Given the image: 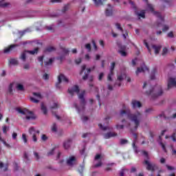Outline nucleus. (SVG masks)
I'll list each match as a JSON object with an SVG mask.
<instances>
[{
    "mask_svg": "<svg viewBox=\"0 0 176 176\" xmlns=\"http://www.w3.org/2000/svg\"><path fill=\"white\" fill-rule=\"evenodd\" d=\"M130 112V109L124 107V109L120 111L119 116L120 118H123L124 115H127L128 119L135 124V130H137L138 126H140V123H141V120H142V113L140 111H136L131 114Z\"/></svg>",
    "mask_w": 176,
    "mask_h": 176,
    "instance_id": "nucleus-1",
    "label": "nucleus"
},
{
    "mask_svg": "<svg viewBox=\"0 0 176 176\" xmlns=\"http://www.w3.org/2000/svg\"><path fill=\"white\" fill-rule=\"evenodd\" d=\"M147 87L149 89V91H146V96H148L153 100L155 98H157V97H160V96H163V89L160 85H156L155 87H151V85L148 82H144L143 85V89Z\"/></svg>",
    "mask_w": 176,
    "mask_h": 176,
    "instance_id": "nucleus-2",
    "label": "nucleus"
},
{
    "mask_svg": "<svg viewBox=\"0 0 176 176\" xmlns=\"http://www.w3.org/2000/svg\"><path fill=\"white\" fill-rule=\"evenodd\" d=\"M17 112H19V113H21L22 115H25L26 116V119L27 120H34L36 119V116L34 114V113H32V111H28L27 109H16Z\"/></svg>",
    "mask_w": 176,
    "mask_h": 176,
    "instance_id": "nucleus-3",
    "label": "nucleus"
},
{
    "mask_svg": "<svg viewBox=\"0 0 176 176\" xmlns=\"http://www.w3.org/2000/svg\"><path fill=\"white\" fill-rule=\"evenodd\" d=\"M85 96V91H82L80 94H78V98L80 100V105L79 107L76 104H74L75 108L77 109L78 113H80L82 111L85 110V104H86V102L85 101V98H83V96Z\"/></svg>",
    "mask_w": 176,
    "mask_h": 176,
    "instance_id": "nucleus-4",
    "label": "nucleus"
},
{
    "mask_svg": "<svg viewBox=\"0 0 176 176\" xmlns=\"http://www.w3.org/2000/svg\"><path fill=\"white\" fill-rule=\"evenodd\" d=\"M36 53H38V48H35L32 51H25L21 54L20 58L23 63H25L29 54H35Z\"/></svg>",
    "mask_w": 176,
    "mask_h": 176,
    "instance_id": "nucleus-5",
    "label": "nucleus"
},
{
    "mask_svg": "<svg viewBox=\"0 0 176 176\" xmlns=\"http://www.w3.org/2000/svg\"><path fill=\"white\" fill-rule=\"evenodd\" d=\"M147 9L148 10H150L154 16H156V17H158L159 20L161 21V23H164V19H163V16H162V14L159 12H156L153 10V6L151 4H147Z\"/></svg>",
    "mask_w": 176,
    "mask_h": 176,
    "instance_id": "nucleus-6",
    "label": "nucleus"
},
{
    "mask_svg": "<svg viewBox=\"0 0 176 176\" xmlns=\"http://www.w3.org/2000/svg\"><path fill=\"white\" fill-rule=\"evenodd\" d=\"M144 164H146V168L148 171H155V170L157 168V166H156L155 163H152L148 160H144Z\"/></svg>",
    "mask_w": 176,
    "mask_h": 176,
    "instance_id": "nucleus-7",
    "label": "nucleus"
},
{
    "mask_svg": "<svg viewBox=\"0 0 176 176\" xmlns=\"http://www.w3.org/2000/svg\"><path fill=\"white\" fill-rule=\"evenodd\" d=\"M39 133H40L39 130H36L34 127H30L29 129V133L30 134V135H32V138L34 142H36V141H38V139L36 138V135H38Z\"/></svg>",
    "mask_w": 176,
    "mask_h": 176,
    "instance_id": "nucleus-8",
    "label": "nucleus"
},
{
    "mask_svg": "<svg viewBox=\"0 0 176 176\" xmlns=\"http://www.w3.org/2000/svg\"><path fill=\"white\" fill-rule=\"evenodd\" d=\"M125 78H126V73L122 72L118 74L117 76V80L116 82V85L117 86H119V87H120V86H122V82H123Z\"/></svg>",
    "mask_w": 176,
    "mask_h": 176,
    "instance_id": "nucleus-9",
    "label": "nucleus"
},
{
    "mask_svg": "<svg viewBox=\"0 0 176 176\" xmlns=\"http://www.w3.org/2000/svg\"><path fill=\"white\" fill-rule=\"evenodd\" d=\"M176 87V77H170L168 80L167 90Z\"/></svg>",
    "mask_w": 176,
    "mask_h": 176,
    "instance_id": "nucleus-10",
    "label": "nucleus"
},
{
    "mask_svg": "<svg viewBox=\"0 0 176 176\" xmlns=\"http://www.w3.org/2000/svg\"><path fill=\"white\" fill-rule=\"evenodd\" d=\"M101 160H102V157L100 154H97L94 158V167H101L102 166Z\"/></svg>",
    "mask_w": 176,
    "mask_h": 176,
    "instance_id": "nucleus-11",
    "label": "nucleus"
},
{
    "mask_svg": "<svg viewBox=\"0 0 176 176\" xmlns=\"http://www.w3.org/2000/svg\"><path fill=\"white\" fill-rule=\"evenodd\" d=\"M34 97L30 98V101L32 102H34L35 104H38L40 100H42L43 97L42 95H41L40 93H33Z\"/></svg>",
    "mask_w": 176,
    "mask_h": 176,
    "instance_id": "nucleus-12",
    "label": "nucleus"
},
{
    "mask_svg": "<svg viewBox=\"0 0 176 176\" xmlns=\"http://www.w3.org/2000/svg\"><path fill=\"white\" fill-rule=\"evenodd\" d=\"M115 65H116V63L115 62L111 63L110 67V73L107 76L108 80H112V77L113 76V69H115Z\"/></svg>",
    "mask_w": 176,
    "mask_h": 176,
    "instance_id": "nucleus-13",
    "label": "nucleus"
},
{
    "mask_svg": "<svg viewBox=\"0 0 176 176\" xmlns=\"http://www.w3.org/2000/svg\"><path fill=\"white\" fill-rule=\"evenodd\" d=\"M58 84L56 85V87H58V85H60V83H61V82H65V83H68V82H69V80L67 78V77H65V76H64V74H60L58 76Z\"/></svg>",
    "mask_w": 176,
    "mask_h": 176,
    "instance_id": "nucleus-14",
    "label": "nucleus"
},
{
    "mask_svg": "<svg viewBox=\"0 0 176 176\" xmlns=\"http://www.w3.org/2000/svg\"><path fill=\"white\" fill-rule=\"evenodd\" d=\"M149 72V69L146 67L145 65H143L141 67H138L136 71V75L138 76L141 72Z\"/></svg>",
    "mask_w": 176,
    "mask_h": 176,
    "instance_id": "nucleus-15",
    "label": "nucleus"
},
{
    "mask_svg": "<svg viewBox=\"0 0 176 176\" xmlns=\"http://www.w3.org/2000/svg\"><path fill=\"white\" fill-rule=\"evenodd\" d=\"M68 91H69V94H71V96H74V94H75V93H76V94H79V87L75 85L73 87L69 89Z\"/></svg>",
    "mask_w": 176,
    "mask_h": 176,
    "instance_id": "nucleus-16",
    "label": "nucleus"
},
{
    "mask_svg": "<svg viewBox=\"0 0 176 176\" xmlns=\"http://www.w3.org/2000/svg\"><path fill=\"white\" fill-rule=\"evenodd\" d=\"M118 53L122 57H126L127 56V52H126V46L124 45L120 46V49L118 50Z\"/></svg>",
    "mask_w": 176,
    "mask_h": 176,
    "instance_id": "nucleus-17",
    "label": "nucleus"
},
{
    "mask_svg": "<svg viewBox=\"0 0 176 176\" xmlns=\"http://www.w3.org/2000/svg\"><path fill=\"white\" fill-rule=\"evenodd\" d=\"M113 14V10L112 9V6L111 4L107 5V8H106L105 10V14L107 16H112Z\"/></svg>",
    "mask_w": 176,
    "mask_h": 176,
    "instance_id": "nucleus-18",
    "label": "nucleus"
},
{
    "mask_svg": "<svg viewBox=\"0 0 176 176\" xmlns=\"http://www.w3.org/2000/svg\"><path fill=\"white\" fill-rule=\"evenodd\" d=\"M67 166H74L76 164V158L75 157H70L67 161Z\"/></svg>",
    "mask_w": 176,
    "mask_h": 176,
    "instance_id": "nucleus-19",
    "label": "nucleus"
},
{
    "mask_svg": "<svg viewBox=\"0 0 176 176\" xmlns=\"http://www.w3.org/2000/svg\"><path fill=\"white\" fill-rule=\"evenodd\" d=\"M132 135H133V143H132V146H133V149H134V151H135V152H136V153L138 152V151H137V146H135V144L137 143V133H132Z\"/></svg>",
    "mask_w": 176,
    "mask_h": 176,
    "instance_id": "nucleus-20",
    "label": "nucleus"
},
{
    "mask_svg": "<svg viewBox=\"0 0 176 176\" xmlns=\"http://www.w3.org/2000/svg\"><path fill=\"white\" fill-rule=\"evenodd\" d=\"M118 135V133L115 132H109L104 135V138L106 140H108L109 138H112L113 137H116Z\"/></svg>",
    "mask_w": 176,
    "mask_h": 176,
    "instance_id": "nucleus-21",
    "label": "nucleus"
},
{
    "mask_svg": "<svg viewBox=\"0 0 176 176\" xmlns=\"http://www.w3.org/2000/svg\"><path fill=\"white\" fill-rule=\"evenodd\" d=\"M131 105L133 108H141V102L138 100H133L131 102Z\"/></svg>",
    "mask_w": 176,
    "mask_h": 176,
    "instance_id": "nucleus-22",
    "label": "nucleus"
},
{
    "mask_svg": "<svg viewBox=\"0 0 176 176\" xmlns=\"http://www.w3.org/2000/svg\"><path fill=\"white\" fill-rule=\"evenodd\" d=\"M152 49H153V50L155 52V54L157 55L160 52V50L162 49V46L153 45H152Z\"/></svg>",
    "mask_w": 176,
    "mask_h": 176,
    "instance_id": "nucleus-23",
    "label": "nucleus"
},
{
    "mask_svg": "<svg viewBox=\"0 0 176 176\" xmlns=\"http://www.w3.org/2000/svg\"><path fill=\"white\" fill-rule=\"evenodd\" d=\"M122 123H123V124H117L116 125V128L118 129V130H120V129H123L124 126H129L130 124H129V123H127V121H125L124 120H122Z\"/></svg>",
    "mask_w": 176,
    "mask_h": 176,
    "instance_id": "nucleus-24",
    "label": "nucleus"
},
{
    "mask_svg": "<svg viewBox=\"0 0 176 176\" xmlns=\"http://www.w3.org/2000/svg\"><path fill=\"white\" fill-rule=\"evenodd\" d=\"M9 6H10V3H8L5 0L0 1V7L1 8H8Z\"/></svg>",
    "mask_w": 176,
    "mask_h": 176,
    "instance_id": "nucleus-25",
    "label": "nucleus"
},
{
    "mask_svg": "<svg viewBox=\"0 0 176 176\" xmlns=\"http://www.w3.org/2000/svg\"><path fill=\"white\" fill-rule=\"evenodd\" d=\"M17 45H12L10 47L4 49V53H10V52H12L14 47H16Z\"/></svg>",
    "mask_w": 176,
    "mask_h": 176,
    "instance_id": "nucleus-26",
    "label": "nucleus"
},
{
    "mask_svg": "<svg viewBox=\"0 0 176 176\" xmlns=\"http://www.w3.org/2000/svg\"><path fill=\"white\" fill-rule=\"evenodd\" d=\"M138 19H145V10H142L140 12H136Z\"/></svg>",
    "mask_w": 176,
    "mask_h": 176,
    "instance_id": "nucleus-27",
    "label": "nucleus"
},
{
    "mask_svg": "<svg viewBox=\"0 0 176 176\" xmlns=\"http://www.w3.org/2000/svg\"><path fill=\"white\" fill-rule=\"evenodd\" d=\"M96 6H100V5H102L104 2L107 0H93Z\"/></svg>",
    "mask_w": 176,
    "mask_h": 176,
    "instance_id": "nucleus-28",
    "label": "nucleus"
},
{
    "mask_svg": "<svg viewBox=\"0 0 176 176\" xmlns=\"http://www.w3.org/2000/svg\"><path fill=\"white\" fill-rule=\"evenodd\" d=\"M65 149H68L71 146V140H68L63 143Z\"/></svg>",
    "mask_w": 176,
    "mask_h": 176,
    "instance_id": "nucleus-29",
    "label": "nucleus"
},
{
    "mask_svg": "<svg viewBox=\"0 0 176 176\" xmlns=\"http://www.w3.org/2000/svg\"><path fill=\"white\" fill-rule=\"evenodd\" d=\"M11 65H19V60L17 59L12 58L10 60Z\"/></svg>",
    "mask_w": 176,
    "mask_h": 176,
    "instance_id": "nucleus-30",
    "label": "nucleus"
},
{
    "mask_svg": "<svg viewBox=\"0 0 176 176\" xmlns=\"http://www.w3.org/2000/svg\"><path fill=\"white\" fill-rule=\"evenodd\" d=\"M41 111L44 113V115L47 114V109H46V107H45V104H41Z\"/></svg>",
    "mask_w": 176,
    "mask_h": 176,
    "instance_id": "nucleus-31",
    "label": "nucleus"
},
{
    "mask_svg": "<svg viewBox=\"0 0 176 176\" xmlns=\"http://www.w3.org/2000/svg\"><path fill=\"white\" fill-rule=\"evenodd\" d=\"M107 167L105 168L106 171H112V166H115V163H111L107 164Z\"/></svg>",
    "mask_w": 176,
    "mask_h": 176,
    "instance_id": "nucleus-32",
    "label": "nucleus"
},
{
    "mask_svg": "<svg viewBox=\"0 0 176 176\" xmlns=\"http://www.w3.org/2000/svg\"><path fill=\"white\" fill-rule=\"evenodd\" d=\"M100 129H101L102 130H104V131H105L106 130H109V126H103L102 124H98Z\"/></svg>",
    "mask_w": 176,
    "mask_h": 176,
    "instance_id": "nucleus-33",
    "label": "nucleus"
},
{
    "mask_svg": "<svg viewBox=\"0 0 176 176\" xmlns=\"http://www.w3.org/2000/svg\"><path fill=\"white\" fill-rule=\"evenodd\" d=\"M22 140L24 144H27V142H28V139H27V135H25V133L22 134Z\"/></svg>",
    "mask_w": 176,
    "mask_h": 176,
    "instance_id": "nucleus-34",
    "label": "nucleus"
},
{
    "mask_svg": "<svg viewBox=\"0 0 176 176\" xmlns=\"http://www.w3.org/2000/svg\"><path fill=\"white\" fill-rule=\"evenodd\" d=\"M16 89L19 90L21 91H23V90H24V86H23V85H21V84H17L16 85Z\"/></svg>",
    "mask_w": 176,
    "mask_h": 176,
    "instance_id": "nucleus-35",
    "label": "nucleus"
},
{
    "mask_svg": "<svg viewBox=\"0 0 176 176\" xmlns=\"http://www.w3.org/2000/svg\"><path fill=\"white\" fill-rule=\"evenodd\" d=\"M54 50H56V48L54 47H48L46 49V52H48V53H50L52 52H54Z\"/></svg>",
    "mask_w": 176,
    "mask_h": 176,
    "instance_id": "nucleus-36",
    "label": "nucleus"
},
{
    "mask_svg": "<svg viewBox=\"0 0 176 176\" xmlns=\"http://www.w3.org/2000/svg\"><path fill=\"white\" fill-rule=\"evenodd\" d=\"M53 61H54V58H50L48 61H45V64L46 65H51V64H52Z\"/></svg>",
    "mask_w": 176,
    "mask_h": 176,
    "instance_id": "nucleus-37",
    "label": "nucleus"
},
{
    "mask_svg": "<svg viewBox=\"0 0 176 176\" xmlns=\"http://www.w3.org/2000/svg\"><path fill=\"white\" fill-rule=\"evenodd\" d=\"M25 32H31V29L28 28V29L23 30V32H20L19 34H21V36H23V35H24V34H25Z\"/></svg>",
    "mask_w": 176,
    "mask_h": 176,
    "instance_id": "nucleus-38",
    "label": "nucleus"
},
{
    "mask_svg": "<svg viewBox=\"0 0 176 176\" xmlns=\"http://www.w3.org/2000/svg\"><path fill=\"white\" fill-rule=\"evenodd\" d=\"M116 27L118 28V30L121 31V32H123V28H122V26H120V23H116Z\"/></svg>",
    "mask_w": 176,
    "mask_h": 176,
    "instance_id": "nucleus-39",
    "label": "nucleus"
},
{
    "mask_svg": "<svg viewBox=\"0 0 176 176\" xmlns=\"http://www.w3.org/2000/svg\"><path fill=\"white\" fill-rule=\"evenodd\" d=\"M56 108H58V103H53L51 106V109H56Z\"/></svg>",
    "mask_w": 176,
    "mask_h": 176,
    "instance_id": "nucleus-40",
    "label": "nucleus"
},
{
    "mask_svg": "<svg viewBox=\"0 0 176 176\" xmlns=\"http://www.w3.org/2000/svg\"><path fill=\"white\" fill-rule=\"evenodd\" d=\"M144 43L146 46V47L148 49V52L151 53V47H149V45H148V43L146 42V40L144 41Z\"/></svg>",
    "mask_w": 176,
    "mask_h": 176,
    "instance_id": "nucleus-41",
    "label": "nucleus"
},
{
    "mask_svg": "<svg viewBox=\"0 0 176 176\" xmlns=\"http://www.w3.org/2000/svg\"><path fill=\"white\" fill-rule=\"evenodd\" d=\"M85 49H87L88 52L91 51V45H90V43H88V44L85 45Z\"/></svg>",
    "mask_w": 176,
    "mask_h": 176,
    "instance_id": "nucleus-42",
    "label": "nucleus"
},
{
    "mask_svg": "<svg viewBox=\"0 0 176 176\" xmlns=\"http://www.w3.org/2000/svg\"><path fill=\"white\" fill-rule=\"evenodd\" d=\"M52 131L56 133L57 131V125L56 124H54L52 127Z\"/></svg>",
    "mask_w": 176,
    "mask_h": 176,
    "instance_id": "nucleus-43",
    "label": "nucleus"
},
{
    "mask_svg": "<svg viewBox=\"0 0 176 176\" xmlns=\"http://www.w3.org/2000/svg\"><path fill=\"white\" fill-rule=\"evenodd\" d=\"M8 130H9V127L6 126H3V133H4V134H6V133L8 132Z\"/></svg>",
    "mask_w": 176,
    "mask_h": 176,
    "instance_id": "nucleus-44",
    "label": "nucleus"
},
{
    "mask_svg": "<svg viewBox=\"0 0 176 176\" xmlns=\"http://www.w3.org/2000/svg\"><path fill=\"white\" fill-rule=\"evenodd\" d=\"M34 155L36 160H39V159H41V157H39V154L38 153L34 152Z\"/></svg>",
    "mask_w": 176,
    "mask_h": 176,
    "instance_id": "nucleus-45",
    "label": "nucleus"
},
{
    "mask_svg": "<svg viewBox=\"0 0 176 176\" xmlns=\"http://www.w3.org/2000/svg\"><path fill=\"white\" fill-rule=\"evenodd\" d=\"M168 52V50H167L166 47L163 48V50H162V56H165V54H167Z\"/></svg>",
    "mask_w": 176,
    "mask_h": 176,
    "instance_id": "nucleus-46",
    "label": "nucleus"
},
{
    "mask_svg": "<svg viewBox=\"0 0 176 176\" xmlns=\"http://www.w3.org/2000/svg\"><path fill=\"white\" fill-rule=\"evenodd\" d=\"M169 28H170L168 27V25H164L163 26L162 31H164V32L168 31Z\"/></svg>",
    "mask_w": 176,
    "mask_h": 176,
    "instance_id": "nucleus-47",
    "label": "nucleus"
},
{
    "mask_svg": "<svg viewBox=\"0 0 176 176\" xmlns=\"http://www.w3.org/2000/svg\"><path fill=\"white\" fill-rule=\"evenodd\" d=\"M8 91L9 93H12V91H13V84H10L9 85Z\"/></svg>",
    "mask_w": 176,
    "mask_h": 176,
    "instance_id": "nucleus-48",
    "label": "nucleus"
},
{
    "mask_svg": "<svg viewBox=\"0 0 176 176\" xmlns=\"http://www.w3.org/2000/svg\"><path fill=\"white\" fill-rule=\"evenodd\" d=\"M168 38H173L174 37V33L173 32H170L167 34Z\"/></svg>",
    "mask_w": 176,
    "mask_h": 176,
    "instance_id": "nucleus-49",
    "label": "nucleus"
},
{
    "mask_svg": "<svg viewBox=\"0 0 176 176\" xmlns=\"http://www.w3.org/2000/svg\"><path fill=\"white\" fill-rule=\"evenodd\" d=\"M54 151H55V149L53 148L52 150L49 151L48 153H47L48 156H52V155H54Z\"/></svg>",
    "mask_w": 176,
    "mask_h": 176,
    "instance_id": "nucleus-50",
    "label": "nucleus"
},
{
    "mask_svg": "<svg viewBox=\"0 0 176 176\" xmlns=\"http://www.w3.org/2000/svg\"><path fill=\"white\" fill-rule=\"evenodd\" d=\"M47 30H48L49 31H53V30H54V25H52L50 26L47 27Z\"/></svg>",
    "mask_w": 176,
    "mask_h": 176,
    "instance_id": "nucleus-51",
    "label": "nucleus"
},
{
    "mask_svg": "<svg viewBox=\"0 0 176 176\" xmlns=\"http://www.w3.org/2000/svg\"><path fill=\"white\" fill-rule=\"evenodd\" d=\"M171 138L173 140V141H174L175 142H176V133H173V135H171Z\"/></svg>",
    "mask_w": 176,
    "mask_h": 176,
    "instance_id": "nucleus-52",
    "label": "nucleus"
},
{
    "mask_svg": "<svg viewBox=\"0 0 176 176\" xmlns=\"http://www.w3.org/2000/svg\"><path fill=\"white\" fill-rule=\"evenodd\" d=\"M38 60L40 63H41V65H43V56H39Z\"/></svg>",
    "mask_w": 176,
    "mask_h": 176,
    "instance_id": "nucleus-53",
    "label": "nucleus"
},
{
    "mask_svg": "<svg viewBox=\"0 0 176 176\" xmlns=\"http://www.w3.org/2000/svg\"><path fill=\"white\" fill-rule=\"evenodd\" d=\"M160 144L163 151H164V152H167L166 150V146L164 145V144H163V142H160Z\"/></svg>",
    "mask_w": 176,
    "mask_h": 176,
    "instance_id": "nucleus-54",
    "label": "nucleus"
},
{
    "mask_svg": "<svg viewBox=\"0 0 176 176\" xmlns=\"http://www.w3.org/2000/svg\"><path fill=\"white\" fill-rule=\"evenodd\" d=\"M41 140L43 141H47V136H46V135H42Z\"/></svg>",
    "mask_w": 176,
    "mask_h": 176,
    "instance_id": "nucleus-55",
    "label": "nucleus"
},
{
    "mask_svg": "<svg viewBox=\"0 0 176 176\" xmlns=\"http://www.w3.org/2000/svg\"><path fill=\"white\" fill-rule=\"evenodd\" d=\"M85 69H86V65H82V67H81V72L80 73V75H82V74H83V72L85 71Z\"/></svg>",
    "mask_w": 176,
    "mask_h": 176,
    "instance_id": "nucleus-56",
    "label": "nucleus"
},
{
    "mask_svg": "<svg viewBox=\"0 0 176 176\" xmlns=\"http://www.w3.org/2000/svg\"><path fill=\"white\" fill-rule=\"evenodd\" d=\"M80 63H82V58H78L76 59V64H80Z\"/></svg>",
    "mask_w": 176,
    "mask_h": 176,
    "instance_id": "nucleus-57",
    "label": "nucleus"
},
{
    "mask_svg": "<svg viewBox=\"0 0 176 176\" xmlns=\"http://www.w3.org/2000/svg\"><path fill=\"white\" fill-rule=\"evenodd\" d=\"M12 138H13L14 140H17V133L14 132V133H12Z\"/></svg>",
    "mask_w": 176,
    "mask_h": 176,
    "instance_id": "nucleus-58",
    "label": "nucleus"
},
{
    "mask_svg": "<svg viewBox=\"0 0 176 176\" xmlns=\"http://www.w3.org/2000/svg\"><path fill=\"white\" fill-rule=\"evenodd\" d=\"M120 144H122V145H124V144H127V140H126L124 139H122L120 140Z\"/></svg>",
    "mask_w": 176,
    "mask_h": 176,
    "instance_id": "nucleus-59",
    "label": "nucleus"
},
{
    "mask_svg": "<svg viewBox=\"0 0 176 176\" xmlns=\"http://www.w3.org/2000/svg\"><path fill=\"white\" fill-rule=\"evenodd\" d=\"M43 78L45 79V80H47V79H49V75H47V74H44Z\"/></svg>",
    "mask_w": 176,
    "mask_h": 176,
    "instance_id": "nucleus-60",
    "label": "nucleus"
},
{
    "mask_svg": "<svg viewBox=\"0 0 176 176\" xmlns=\"http://www.w3.org/2000/svg\"><path fill=\"white\" fill-rule=\"evenodd\" d=\"M3 144H4L5 146H6L7 148H11L10 144H8L4 140L3 141Z\"/></svg>",
    "mask_w": 176,
    "mask_h": 176,
    "instance_id": "nucleus-61",
    "label": "nucleus"
},
{
    "mask_svg": "<svg viewBox=\"0 0 176 176\" xmlns=\"http://www.w3.org/2000/svg\"><path fill=\"white\" fill-rule=\"evenodd\" d=\"M102 78H104V73H100L99 75L98 80H102Z\"/></svg>",
    "mask_w": 176,
    "mask_h": 176,
    "instance_id": "nucleus-62",
    "label": "nucleus"
},
{
    "mask_svg": "<svg viewBox=\"0 0 176 176\" xmlns=\"http://www.w3.org/2000/svg\"><path fill=\"white\" fill-rule=\"evenodd\" d=\"M24 69H30V64H25L23 66Z\"/></svg>",
    "mask_w": 176,
    "mask_h": 176,
    "instance_id": "nucleus-63",
    "label": "nucleus"
},
{
    "mask_svg": "<svg viewBox=\"0 0 176 176\" xmlns=\"http://www.w3.org/2000/svg\"><path fill=\"white\" fill-rule=\"evenodd\" d=\"M129 3L131 6V8H135V6L134 5V2L131 1V0H129Z\"/></svg>",
    "mask_w": 176,
    "mask_h": 176,
    "instance_id": "nucleus-64",
    "label": "nucleus"
}]
</instances>
